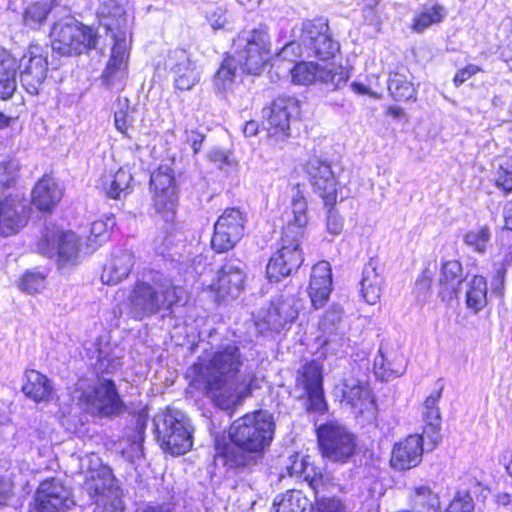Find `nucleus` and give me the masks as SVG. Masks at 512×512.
Listing matches in <instances>:
<instances>
[{"instance_id":"nucleus-15","label":"nucleus","mask_w":512,"mask_h":512,"mask_svg":"<svg viewBox=\"0 0 512 512\" xmlns=\"http://www.w3.org/2000/svg\"><path fill=\"white\" fill-rule=\"evenodd\" d=\"M74 504L70 488L51 478L40 483L29 512H67Z\"/></svg>"},{"instance_id":"nucleus-36","label":"nucleus","mask_w":512,"mask_h":512,"mask_svg":"<svg viewBox=\"0 0 512 512\" xmlns=\"http://www.w3.org/2000/svg\"><path fill=\"white\" fill-rule=\"evenodd\" d=\"M132 180L130 171L120 168L115 173L104 174L100 179L99 187L108 197L120 199L130 193Z\"/></svg>"},{"instance_id":"nucleus-34","label":"nucleus","mask_w":512,"mask_h":512,"mask_svg":"<svg viewBox=\"0 0 512 512\" xmlns=\"http://www.w3.org/2000/svg\"><path fill=\"white\" fill-rule=\"evenodd\" d=\"M22 386L23 393L35 402H48L53 396L52 382L36 370H27Z\"/></svg>"},{"instance_id":"nucleus-23","label":"nucleus","mask_w":512,"mask_h":512,"mask_svg":"<svg viewBox=\"0 0 512 512\" xmlns=\"http://www.w3.org/2000/svg\"><path fill=\"white\" fill-rule=\"evenodd\" d=\"M442 388L431 393L424 401L422 408L423 436L426 439V449L433 450L441 441V414L439 401Z\"/></svg>"},{"instance_id":"nucleus-14","label":"nucleus","mask_w":512,"mask_h":512,"mask_svg":"<svg viewBox=\"0 0 512 512\" xmlns=\"http://www.w3.org/2000/svg\"><path fill=\"white\" fill-rule=\"evenodd\" d=\"M335 396L348 407L356 417L370 421L375 417V401L368 383L349 377L336 386Z\"/></svg>"},{"instance_id":"nucleus-17","label":"nucleus","mask_w":512,"mask_h":512,"mask_svg":"<svg viewBox=\"0 0 512 512\" xmlns=\"http://www.w3.org/2000/svg\"><path fill=\"white\" fill-rule=\"evenodd\" d=\"M300 244V240L282 235L280 248L266 266V275L270 281L278 282L300 267L304 260Z\"/></svg>"},{"instance_id":"nucleus-22","label":"nucleus","mask_w":512,"mask_h":512,"mask_svg":"<svg viewBox=\"0 0 512 512\" xmlns=\"http://www.w3.org/2000/svg\"><path fill=\"white\" fill-rule=\"evenodd\" d=\"M245 273L239 261L225 263L208 284V289L215 293V300L227 297L236 298L244 287Z\"/></svg>"},{"instance_id":"nucleus-59","label":"nucleus","mask_w":512,"mask_h":512,"mask_svg":"<svg viewBox=\"0 0 512 512\" xmlns=\"http://www.w3.org/2000/svg\"><path fill=\"white\" fill-rule=\"evenodd\" d=\"M206 19L213 30L222 29L227 22L226 10L223 7H214L207 12Z\"/></svg>"},{"instance_id":"nucleus-25","label":"nucleus","mask_w":512,"mask_h":512,"mask_svg":"<svg viewBox=\"0 0 512 512\" xmlns=\"http://www.w3.org/2000/svg\"><path fill=\"white\" fill-rule=\"evenodd\" d=\"M426 446L425 437L419 434L409 435L404 441L396 444L392 451L391 464L398 470H406L417 466Z\"/></svg>"},{"instance_id":"nucleus-42","label":"nucleus","mask_w":512,"mask_h":512,"mask_svg":"<svg viewBox=\"0 0 512 512\" xmlns=\"http://www.w3.org/2000/svg\"><path fill=\"white\" fill-rule=\"evenodd\" d=\"M446 15L447 11L442 5H425L415 14L411 28L417 33H422L431 25L441 23Z\"/></svg>"},{"instance_id":"nucleus-55","label":"nucleus","mask_w":512,"mask_h":512,"mask_svg":"<svg viewBox=\"0 0 512 512\" xmlns=\"http://www.w3.org/2000/svg\"><path fill=\"white\" fill-rule=\"evenodd\" d=\"M473 499L468 492H458L446 512H473Z\"/></svg>"},{"instance_id":"nucleus-32","label":"nucleus","mask_w":512,"mask_h":512,"mask_svg":"<svg viewBox=\"0 0 512 512\" xmlns=\"http://www.w3.org/2000/svg\"><path fill=\"white\" fill-rule=\"evenodd\" d=\"M134 266V256L128 250L114 252L107 262L101 275L102 282L116 285L126 279Z\"/></svg>"},{"instance_id":"nucleus-61","label":"nucleus","mask_w":512,"mask_h":512,"mask_svg":"<svg viewBox=\"0 0 512 512\" xmlns=\"http://www.w3.org/2000/svg\"><path fill=\"white\" fill-rule=\"evenodd\" d=\"M143 441L132 438L130 447L122 450V455L130 463H135L143 456Z\"/></svg>"},{"instance_id":"nucleus-45","label":"nucleus","mask_w":512,"mask_h":512,"mask_svg":"<svg viewBox=\"0 0 512 512\" xmlns=\"http://www.w3.org/2000/svg\"><path fill=\"white\" fill-rule=\"evenodd\" d=\"M323 67L314 62L301 61L290 69L292 83L295 85L308 86L320 82V74Z\"/></svg>"},{"instance_id":"nucleus-43","label":"nucleus","mask_w":512,"mask_h":512,"mask_svg":"<svg viewBox=\"0 0 512 512\" xmlns=\"http://www.w3.org/2000/svg\"><path fill=\"white\" fill-rule=\"evenodd\" d=\"M308 499L299 490H290L275 497L270 512H305Z\"/></svg>"},{"instance_id":"nucleus-28","label":"nucleus","mask_w":512,"mask_h":512,"mask_svg":"<svg viewBox=\"0 0 512 512\" xmlns=\"http://www.w3.org/2000/svg\"><path fill=\"white\" fill-rule=\"evenodd\" d=\"M406 368V361L398 350L381 344L374 359V373L382 381L401 376Z\"/></svg>"},{"instance_id":"nucleus-49","label":"nucleus","mask_w":512,"mask_h":512,"mask_svg":"<svg viewBox=\"0 0 512 512\" xmlns=\"http://www.w3.org/2000/svg\"><path fill=\"white\" fill-rule=\"evenodd\" d=\"M98 369L103 373H114L121 368V354L117 347L98 349Z\"/></svg>"},{"instance_id":"nucleus-63","label":"nucleus","mask_w":512,"mask_h":512,"mask_svg":"<svg viewBox=\"0 0 512 512\" xmlns=\"http://www.w3.org/2000/svg\"><path fill=\"white\" fill-rule=\"evenodd\" d=\"M186 141L190 144L194 154H197L202 147V143L205 139V135L202 132L196 130H185Z\"/></svg>"},{"instance_id":"nucleus-9","label":"nucleus","mask_w":512,"mask_h":512,"mask_svg":"<svg viewBox=\"0 0 512 512\" xmlns=\"http://www.w3.org/2000/svg\"><path fill=\"white\" fill-rule=\"evenodd\" d=\"M51 46L61 56L79 55L96 47L98 36L82 23L68 19L55 23L51 30Z\"/></svg>"},{"instance_id":"nucleus-6","label":"nucleus","mask_w":512,"mask_h":512,"mask_svg":"<svg viewBox=\"0 0 512 512\" xmlns=\"http://www.w3.org/2000/svg\"><path fill=\"white\" fill-rule=\"evenodd\" d=\"M72 398L94 416H117L125 407L114 381L104 377H98L93 384L85 379L79 380L75 384Z\"/></svg>"},{"instance_id":"nucleus-44","label":"nucleus","mask_w":512,"mask_h":512,"mask_svg":"<svg viewBox=\"0 0 512 512\" xmlns=\"http://www.w3.org/2000/svg\"><path fill=\"white\" fill-rule=\"evenodd\" d=\"M322 365L313 360L304 364L298 371L296 383L304 391L323 388Z\"/></svg>"},{"instance_id":"nucleus-62","label":"nucleus","mask_w":512,"mask_h":512,"mask_svg":"<svg viewBox=\"0 0 512 512\" xmlns=\"http://www.w3.org/2000/svg\"><path fill=\"white\" fill-rule=\"evenodd\" d=\"M479 71H481L480 67L474 64H469L463 69H460L453 78L455 86H460Z\"/></svg>"},{"instance_id":"nucleus-40","label":"nucleus","mask_w":512,"mask_h":512,"mask_svg":"<svg viewBox=\"0 0 512 512\" xmlns=\"http://www.w3.org/2000/svg\"><path fill=\"white\" fill-rule=\"evenodd\" d=\"M238 64L235 57H227L223 60L213 79L214 88L218 93L226 95L234 89L241 78L238 73Z\"/></svg>"},{"instance_id":"nucleus-56","label":"nucleus","mask_w":512,"mask_h":512,"mask_svg":"<svg viewBox=\"0 0 512 512\" xmlns=\"http://www.w3.org/2000/svg\"><path fill=\"white\" fill-rule=\"evenodd\" d=\"M308 401V410L323 414L327 410L323 388L305 391Z\"/></svg>"},{"instance_id":"nucleus-48","label":"nucleus","mask_w":512,"mask_h":512,"mask_svg":"<svg viewBox=\"0 0 512 512\" xmlns=\"http://www.w3.org/2000/svg\"><path fill=\"white\" fill-rule=\"evenodd\" d=\"M288 472L290 476H302L315 492L324 486L323 474L320 471L317 472L314 466L303 460L294 461Z\"/></svg>"},{"instance_id":"nucleus-1","label":"nucleus","mask_w":512,"mask_h":512,"mask_svg":"<svg viewBox=\"0 0 512 512\" xmlns=\"http://www.w3.org/2000/svg\"><path fill=\"white\" fill-rule=\"evenodd\" d=\"M235 343H222L208 359L199 358L186 372L189 387L201 392L212 404L232 416L256 387L252 369Z\"/></svg>"},{"instance_id":"nucleus-38","label":"nucleus","mask_w":512,"mask_h":512,"mask_svg":"<svg viewBox=\"0 0 512 512\" xmlns=\"http://www.w3.org/2000/svg\"><path fill=\"white\" fill-rule=\"evenodd\" d=\"M16 60L5 49H0V98L9 99L17 87Z\"/></svg>"},{"instance_id":"nucleus-27","label":"nucleus","mask_w":512,"mask_h":512,"mask_svg":"<svg viewBox=\"0 0 512 512\" xmlns=\"http://www.w3.org/2000/svg\"><path fill=\"white\" fill-rule=\"evenodd\" d=\"M100 24L111 34L113 41L124 34L125 39H130L129 20L125 9L116 0L104 2L98 9Z\"/></svg>"},{"instance_id":"nucleus-47","label":"nucleus","mask_w":512,"mask_h":512,"mask_svg":"<svg viewBox=\"0 0 512 512\" xmlns=\"http://www.w3.org/2000/svg\"><path fill=\"white\" fill-rule=\"evenodd\" d=\"M52 10V3L48 0L29 4L22 15L24 26L29 29H38L46 20Z\"/></svg>"},{"instance_id":"nucleus-13","label":"nucleus","mask_w":512,"mask_h":512,"mask_svg":"<svg viewBox=\"0 0 512 512\" xmlns=\"http://www.w3.org/2000/svg\"><path fill=\"white\" fill-rule=\"evenodd\" d=\"M48 54L47 45L31 43L19 59L20 80L25 90L31 95L38 94L47 77Z\"/></svg>"},{"instance_id":"nucleus-41","label":"nucleus","mask_w":512,"mask_h":512,"mask_svg":"<svg viewBox=\"0 0 512 512\" xmlns=\"http://www.w3.org/2000/svg\"><path fill=\"white\" fill-rule=\"evenodd\" d=\"M487 282L484 277L475 275L465 284V303L467 309L478 313L487 305Z\"/></svg>"},{"instance_id":"nucleus-2","label":"nucleus","mask_w":512,"mask_h":512,"mask_svg":"<svg viewBox=\"0 0 512 512\" xmlns=\"http://www.w3.org/2000/svg\"><path fill=\"white\" fill-rule=\"evenodd\" d=\"M275 421L267 410H256L234 420L229 442L216 441L214 460L227 469L240 470L257 464L274 438Z\"/></svg>"},{"instance_id":"nucleus-58","label":"nucleus","mask_w":512,"mask_h":512,"mask_svg":"<svg viewBox=\"0 0 512 512\" xmlns=\"http://www.w3.org/2000/svg\"><path fill=\"white\" fill-rule=\"evenodd\" d=\"M313 512H345L343 503L337 498H323L316 502Z\"/></svg>"},{"instance_id":"nucleus-12","label":"nucleus","mask_w":512,"mask_h":512,"mask_svg":"<svg viewBox=\"0 0 512 512\" xmlns=\"http://www.w3.org/2000/svg\"><path fill=\"white\" fill-rule=\"evenodd\" d=\"M317 435L323 457L333 462L345 463L355 452L354 435L336 422L319 426Z\"/></svg>"},{"instance_id":"nucleus-33","label":"nucleus","mask_w":512,"mask_h":512,"mask_svg":"<svg viewBox=\"0 0 512 512\" xmlns=\"http://www.w3.org/2000/svg\"><path fill=\"white\" fill-rule=\"evenodd\" d=\"M62 197V188L49 176L41 178L32 191V202L41 211H51Z\"/></svg>"},{"instance_id":"nucleus-11","label":"nucleus","mask_w":512,"mask_h":512,"mask_svg":"<svg viewBox=\"0 0 512 512\" xmlns=\"http://www.w3.org/2000/svg\"><path fill=\"white\" fill-rule=\"evenodd\" d=\"M37 249L40 254L54 259L61 269L76 266L81 261L79 239L72 231H47Z\"/></svg>"},{"instance_id":"nucleus-8","label":"nucleus","mask_w":512,"mask_h":512,"mask_svg":"<svg viewBox=\"0 0 512 512\" xmlns=\"http://www.w3.org/2000/svg\"><path fill=\"white\" fill-rule=\"evenodd\" d=\"M153 423L157 440L165 452L182 455L191 449L189 422L180 411L168 409L157 414Z\"/></svg>"},{"instance_id":"nucleus-39","label":"nucleus","mask_w":512,"mask_h":512,"mask_svg":"<svg viewBox=\"0 0 512 512\" xmlns=\"http://www.w3.org/2000/svg\"><path fill=\"white\" fill-rule=\"evenodd\" d=\"M361 292L370 305L378 303L381 297L383 278L378 274L375 262L367 263L362 272Z\"/></svg>"},{"instance_id":"nucleus-10","label":"nucleus","mask_w":512,"mask_h":512,"mask_svg":"<svg viewBox=\"0 0 512 512\" xmlns=\"http://www.w3.org/2000/svg\"><path fill=\"white\" fill-rule=\"evenodd\" d=\"M88 462L89 466L84 481L86 491L95 500V503L104 506L107 512H123V502L117 496L113 497L110 506L107 507V499L114 495L112 470L103 465L96 455L89 456Z\"/></svg>"},{"instance_id":"nucleus-4","label":"nucleus","mask_w":512,"mask_h":512,"mask_svg":"<svg viewBox=\"0 0 512 512\" xmlns=\"http://www.w3.org/2000/svg\"><path fill=\"white\" fill-rule=\"evenodd\" d=\"M184 291L174 286L160 272H150L147 279L138 281L129 296L131 313L136 319L156 314L179 303Z\"/></svg>"},{"instance_id":"nucleus-19","label":"nucleus","mask_w":512,"mask_h":512,"mask_svg":"<svg viewBox=\"0 0 512 512\" xmlns=\"http://www.w3.org/2000/svg\"><path fill=\"white\" fill-rule=\"evenodd\" d=\"M300 106L293 97H278L271 107L264 110L266 117L265 129L272 136L287 137L290 130V121L299 116Z\"/></svg>"},{"instance_id":"nucleus-46","label":"nucleus","mask_w":512,"mask_h":512,"mask_svg":"<svg viewBox=\"0 0 512 512\" xmlns=\"http://www.w3.org/2000/svg\"><path fill=\"white\" fill-rule=\"evenodd\" d=\"M115 220L113 216H107L105 219H99L92 222L90 234L87 238V250L85 253H93L99 246L108 240L110 230L114 227Z\"/></svg>"},{"instance_id":"nucleus-26","label":"nucleus","mask_w":512,"mask_h":512,"mask_svg":"<svg viewBox=\"0 0 512 512\" xmlns=\"http://www.w3.org/2000/svg\"><path fill=\"white\" fill-rule=\"evenodd\" d=\"M341 320L342 308L333 305L326 311L320 321V329L325 335L322 345L327 352L337 354L348 342L344 337Z\"/></svg>"},{"instance_id":"nucleus-5","label":"nucleus","mask_w":512,"mask_h":512,"mask_svg":"<svg viewBox=\"0 0 512 512\" xmlns=\"http://www.w3.org/2000/svg\"><path fill=\"white\" fill-rule=\"evenodd\" d=\"M297 37V42H289L281 49L279 57L306 56L326 61L340 51V45L332 38L328 21L324 18L303 21Z\"/></svg>"},{"instance_id":"nucleus-35","label":"nucleus","mask_w":512,"mask_h":512,"mask_svg":"<svg viewBox=\"0 0 512 512\" xmlns=\"http://www.w3.org/2000/svg\"><path fill=\"white\" fill-rule=\"evenodd\" d=\"M462 281V265L459 261L450 260L443 263L439 277V295L442 300L449 301L453 297H457L459 285Z\"/></svg>"},{"instance_id":"nucleus-51","label":"nucleus","mask_w":512,"mask_h":512,"mask_svg":"<svg viewBox=\"0 0 512 512\" xmlns=\"http://www.w3.org/2000/svg\"><path fill=\"white\" fill-rule=\"evenodd\" d=\"M348 79L349 73L342 66L323 67V71L320 74V82L331 85L333 89H338L345 85Z\"/></svg>"},{"instance_id":"nucleus-50","label":"nucleus","mask_w":512,"mask_h":512,"mask_svg":"<svg viewBox=\"0 0 512 512\" xmlns=\"http://www.w3.org/2000/svg\"><path fill=\"white\" fill-rule=\"evenodd\" d=\"M491 233L488 227L483 226L470 230L464 235V243L478 253H484L490 241Z\"/></svg>"},{"instance_id":"nucleus-24","label":"nucleus","mask_w":512,"mask_h":512,"mask_svg":"<svg viewBox=\"0 0 512 512\" xmlns=\"http://www.w3.org/2000/svg\"><path fill=\"white\" fill-rule=\"evenodd\" d=\"M285 226L282 235L302 241L308 223L307 201L299 186L292 189L290 210L283 216Z\"/></svg>"},{"instance_id":"nucleus-7","label":"nucleus","mask_w":512,"mask_h":512,"mask_svg":"<svg viewBox=\"0 0 512 512\" xmlns=\"http://www.w3.org/2000/svg\"><path fill=\"white\" fill-rule=\"evenodd\" d=\"M236 60L242 70L248 74L258 75L270 59V37L267 27L244 31L233 42Z\"/></svg>"},{"instance_id":"nucleus-64","label":"nucleus","mask_w":512,"mask_h":512,"mask_svg":"<svg viewBox=\"0 0 512 512\" xmlns=\"http://www.w3.org/2000/svg\"><path fill=\"white\" fill-rule=\"evenodd\" d=\"M148 415L147 413L141 412L135 417L134 429L135 434L132 438L144 440L145 430L147 428Z\"/></svg>"},{"instance_id":"nucleus-16","label":"nucleus","mask_w":512,"mask_h":512,"mask_svg":"<svg viewBox=\"0 0 512 512\" xmlns=\"http://www.w3.org/2000/svg\"><path fill=\"white\" fill-rule=\"evenodd\" d=\"M246 223L245 214L237 208L226 209L214 224L211 239L212 248L217 253L232 249L243 237Z\"/></svg>"},{"instance_id":"nucleus-30","label":"nucleus","mask_w":512,"mask_h":512,"mask_svg":"<svg viewBox=\"0 0 512 512\" xmlns=\"http://www.w3.org/2000/svg\"><path fill=\"white\" fill-rule=\"evenodd\" d=\"M299 309V301L294 296L281 297L277 302L272 303L264 317L267 328L279 332L297 318Z\"/></svg>"},{"instance_id":"nucleus-21","label":"nucleus","mask_w":512,"mask_h":512,"mask_svg":"<svg viewBox=\"0 0 512 512\" xmlns=\"http://www.w3.org/2000/svg\"><path fill=\"white\" fill-rule=\"evenodd\" d=\"M306 173L313 190L326 205H333L337 201L338 183L331 165L317 157L311 158L306 166Z\"/></svg>"},{"instance_id":"nucleus-37","label":"nucleus","mask_w":512,"mask_h":512,"mask_svg":"<svg viewBox=\"0 0 512 512\" xmlns=\"http://www.w3.org/2000/svg\"><path fill=\"white\" fill-rule=\"evenodd\" d=\"M409 76L405 68H397L389 73L388 91L394 100H416L417 91Z\"/></svg>"},{"instance_id":"nucleus-29","label":"nucleus","mask_w":512,"mask_h":512,"mask_svg":"<svg viewBox=\"0 0 512 512\" xmlns=\"http://www.w3.org/2000/svg\"><path fill=\"white\" fill-rule=\"evenodd\" d=\"M332 291L331 266L327 261H320L312 268L309 296L314 308H321Z\"/></svg>"},{"instance_id":"nucleus-52","label":"nucleus","mask_w":512,"mask_h":512,"mask_svg":"<svg viewBox=\"0 0 512 512\" xmlns=\"http://www.w3.org/2000/svg\"><path fill=\"white\" fill-rule=\"evenodd\" d=\"M412 500L415 506L428 508L434 512L439 508V498L428 486L415 488Z\"/></svg>"},{"instance_id":"nucleus-57","label":"nucleus","mask_w":512,"mask_h":512,"mask_svg":"<svg viewBox=\"0 0 512 512\" xmlns=\"http://www.w3.org/2000/svg\"><path fill=\"white\" fill-rule=\"evenodd\" d=\"M114 122L116 129L125 134L128 128L132 125L133 117L132 111L126 107V109H119L114 114Z\"/></svg>"},{"instance_id":"nucleus-18","label":"nucleus","mask_w":512,"mask_h":512,"mask_svg":"<svg viewBox=\"0 0 512 512\" xmlns=\"http://www.w3.org/2000/svg\"><path fill=\"white\" fill-rule=\"evenodd\" d=\"M131 39H125L124 34L113 41L111 54L102 74V80L109 89L123 88L128 76Z\"/></svg>"},{"instance_id":"nucleus-31","label":"nucleus","mask_w":512,"mask_h":512,"mask_svg":"<svg viewBox=\"0 0 512 512\" xmlns=\"http://www.w3.org/2000/svg\"><path fill=\"white\" fill-rule=\"evenodd\" d=\"M24 208L17 197L9 196L0 201V235H13L26 224Z\"/></svg>"},{"instance_id":"nucleus-54","label":"nucleus","mask_w":512,"mask_h":512,"mask_svg":"<svg viewBox=\"0 0 512 512\" xmlns=\"http://www.w3.org/2000/svg\"><path fill=\"white\" fill-rule=\"evenodd\" d=\"M20 165L15 159L0 164V188L10 187L16 180Z\"/></svg>"},{"instance_id":"nucleus-53","label":"nucleus","mask_w":512,"mask_h":512,"mask_svg":"<svg viewBox=\"0 0 512 512\" xmlns=\"http://www.w3.org/2000/svg\"><path fill=\"white\" fill-rule=\"evenodd\" d=\"M45 276L40 272H27L21 279V290L34 294L42 291L45 288Z\"/></svg>"},{"instance_id":"nucleus-3","label":"nucleus","mask_w":512,"mask_h":512,"mask_svg":"<svg viewBox=\"0 0 512 512\" xmlns=\"http://www.w3.org/2000/svg\"><path fill=\"white\" fill-rule=\"evenodd\" d=\"M150 187L155 214L164 223L153 240V246L157 254L165 256L185 240L183 225L176 221L179 197L171 168L161 166L153 172Z\"/></svg>"},{"instance_id":"nucleus-60","label":"nucleus","mask_w":512,"mask_h":512,"mask_svg":"<svg viewBox=\"0 0 512 512\" xmlns=\"http://www.w3.org/2000/svg\"><path fill=\"white\" fill-rule=\"evenodd\" d=\"M344 221L339 213L334 209H329L327 213L326 228L331 235L337 236L343 231Z\"/></svg>"},{"instance_id":"nucleus-20","label":"nucleus","mask_w":512,"mask_h":512,"mask_svg":"<svg viewBox=\"0 0 512 512\" xmlns=\"http://www.w3.org/2000/svg\"><path fill=\"white\" fill-rule=\"evenodd\" d=\"M165 67L173 75L175 87L179 90H190L200 81L201 69L184 49L170 51Z\"/></svg>"}]
</instances>
